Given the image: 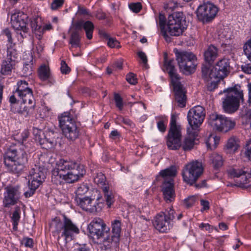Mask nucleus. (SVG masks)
Masks as SVG:
<instances>
[{
	"instance_id": "1",
	"label": "nucleus",
	"mask_w": 251,
	"mask_h": 251,
	"mask_svg": "<svg viewBox=\"0 0 251 251\" xmlns=\"http://www.w3.org/2000/svg\"><path fill=\"white\" fill-rule=\"evenodd\" d=\"M85 174L83 165L61 159L57 161L55 168L52 171L51 181L56 185L61 184L64 181L73 183Z\"/></svg>"
},
{
	"instance_id": "2",
	"label": "nucleus",
	"mask_w": 251,
	"mask_h": 251,
	"mask_svg": "<svg viewBox=\"0 0 251 251\" xmlns=\"http://www.w3.org/2000/svg\"><path fill=\"white\" fill-rule=\"evenodd\" d=\"M4 163L7 170L18 176L24 170L27 163V154L25 151L15 149H8L4 155Z\"/></svg>"
},
{
	"instance_id": "3",
	"label": "nucleus",
	"mask_w": 251,
	"mask_h": 251,
	"mask_svg": "<svg viewBox=\"0 0 251 251\" xmlns=\"http://www.w3.org/2000/svg\"><path fill=\"white\" fill-rule=\"evenodd\" d=\"M185 20L182 12H174L168 17L166 26L165 28V34L162 35L167 42H171L169 36H178L182 34L186 29L185 26Z\"/></svg>"
},
{
	"instance_id": "4",
	"label": "nucleus",
	"mask_w": 251,
	"mask_h": 251,
	"mask_svg": "<svg viewBox=\"0 0 251 251\" xmlns=\"http://www.w3.org/2000/svg\"><path fill=\"white\" fill-rule=\"evenodd\" d=\"M224 93H226L223 101L224 111L228 113H234L239 108L240 103L244 101L243 93L241 87L235 85L224 90Z\"/></svg>"
},
{
	"instance_id": "5",
	"label": "nucleus",
	"mask_w": 251,
	"mask_h": 251,
	"mask_svg": "<svg viewBox=\"0 0 251 251\" xmlns=\"http://www.w3.org/2000/svg\"><path fill=\"white\" fill-rule=\"evenodd\" d=\"M230 61L227 58L219 60L215 66L210 68L207 65L201 67L202 77L208 80L211 78L224 79L230 72Z\"/></svg>"
},
{
	"instance_id": "6",
	"label": "nucleus",
	"mask_w": 251,
	"mask_h": 251,
	"mask_svg": "<svg viewBox=\"0 0 251 251\" xmlns=\"http://www.w3.org/2000/svg\"><path fill=\"white\" fill-rule=\"evenodd\" d=\"M59 126L66 138L70 141L77 139L80 133L79 125L71 116L70 114L64 112L58 117Z\"/></svg>"
},
{
	"instance_id": "7",
	"label": "nucleus",
	"mask_w": 251,
	"mask_h": 251,
	"mask_svg": "<svg viewBox=\"0 0 251 251\" xmlns=\"http://www.w3.org/2000/svg\"><path fill=\"white\" fill-rule=\"evenodd\" d=\"M176 60L180 71L185 75L194 72L197 66V57L192 52L175 50Z\"/></svg>"
},
{
	"instance_id": "8",
	"label": "nucleus",
	"mask_w": 251,
	"mask_h": 251,
	"mask_svg": "<svg viewBox=\"0 0 251 251\" xmlns=\"http://www.w3.org/2000/svg\"><path fill=\"white\" fill-rule=\"evenodd\" d=\"M205 116L204 108L200 105L190 109L187 114V119L190 127L187 128V133L195 136L198 134V128L202 124Z\"/></svg>"
},
{
	"instance_id": "9",
	"label": "nucleus",
	"mask_w": 251,
	"mask_h": 251,
	"mask_svg": "<svg viewBox=\"0 0 251 251\" xmlns=\"http://www.w3.org/2000/svg\"><path fill=\"white\" fill-rule=\"evenodd\" d=\"M201 162L193 161L186 164L182 173L183 180L190 185H193L203 173Z\"/></svg>"
},
{
	"instance_id": "10",
	"label": "nucleus",
	"mask_w": 251,
	"mask_h": 251,
	"mask_svg": "<svg viewBox=\"0 0 251 251\" xmlns=\"http://www.w3.org/2000/svg\"><path fill=\"white\" fill-rule=\"evenodd\" d=\"M90 234L93 238L102 239L103 242L109 240V228L100 218H95L88 226Z\"/></svg>"
},
{
	"instance_id": "11",
	"label": "nucleus",
	"mask_w": 251,
	"mask_h": 251,
	"mask_svg": "<svg viewBox=\"0 0 251 251\" xmlns=\"http://www.w3.org/2000/svg\"><path fill=\"white\" fill-rule=\"evenodd\" d=\"M94 195L91 197H83L75 198V201L77 205L83 210L90 212H98L100 210L102 201H100L101 197L99 196V191L96 190Z\"/></svg>"
},
{
	"instance_id": "12",
	"label": "nucleus",
	"mask_w": 251,
	"mask_h": 251,
	"mask_svg": "<svg viewBox=\"0 0 251 251\" xmlns=\"http://www.w3.org/2000/svg\"><path fill=\"white\" fill-rule=\"evenodd\" d=\"M218 8L211 2L203 3L200 5L197 14L199 19L202 22H209L216 16Z\"/></svg>"
},
{
	"instance_id": "13",
	"label": "nucleus",
	"mask_w": 251,
	"mask_h": 251,
	"mask_svg": "<svg viewBox=\"0 0 251 251\" xmlns=\"http://www.w3.org/2000/svg\"><path fill=\"white\" fill-rule=\"evenodd\" d=\"M33 133L35 141L39 143L42 148L48 150L54 147L56 145L55 139L54 137H50L51 134H53V132H48L45 135L42 130L34 128Z\"/></svg>"
},
{
	"instance_id": "14",
	"label": "nucleus",
	"mask_w": 251,
	"mask_h": 251,
	"mask_svg": "<svg viewBox=\"0 0 251 251\" xmlns=\"http://www.w3.org/2000/svg\"><path fill=\"white\" fill-rule=\"evenodd\" d=\"M5 190L3 200L4 207H9L16 204L20 198L19 187L9 186L5 187Z\"/></svg>"
},
{
	"instance_id": "15",
	"label": "nucleus",
	"mask_w": 251,
	"mask_h": 251,
	"mask_svg": "<svg viewBox=\"0 0 251 251\" xmlns=\"http://www.w3.org/2000/svg\"><path fill=\"white\" fill-rule=\"evenodd\" d=\"M28 183L33 185L34 187L39 186L45 180L46 177V169L41 166L35 165L29 171Z\"/></svg>"
},
{
	"instance_id": "16",
	"label": "nucleus",
	"mask_w": 251,
	"mask_h": 251,
	"mask_svg": "<svg viewBox=\"0 0 251 251\" xmlns=\"http://www.w3.org/2000/svg\"><path fill=\"white\" fill-rule=\"evenodd\" d=\"M11 19L12 25L15 29L22 30L24 33L28 32V16L26 14L23 12H19L12 14Z\"/></svg>"
},
{
	"instance_id": "17",
	"label": "nucleus",
	"mask_w": 251,
	"mask_h": 251,
	"mask_svg": "<svg viewBox=\"0 0 251 251\" xmlns=\"http://www.w3.org/2000/svg\"><path fill=\"white\" fill-rule=\"evenodd\" d=\"M175 93V101L180 107L185 106L187 100L186 91L185 88L181 84L180 80L171 82Z\"/></svg>"
},
{
	"instance_id": "18",
	"label": "nucleus",
	"mask_w": 251,
	"mask_h": 251,
	"mask_svg": "<svg viewBox=\"0 0 251 251\" xmlns=\"http://www.w3.org/2000/svg\"><path fill=\"white\" fill-rule=\"evenodd\" d=\"M166 144L169 150H176L179 149L181 147V130H169Z\"/></svg>"
},
{
	"instance_id": "19",
	"label": "nucleus",
	"mask_w": 251,
	"mask_h": 251,
	"mask_svg": "<svg viewBox=\"0 0 251 251\" xmlns=\"http://www.w3.org/2000/svg\"><path fill=\"white\" fill-rule=\"evenodd\" d=\"M153 225L154 227L161 232H166L169 230L171 227V223L167 219L163 212L155 216L153 221Z\"/></svg>"
},
{
	"instance_id": "20",
	"label": "nucleus",
	"mask_w": 251,
	"mask_h": 251,
	"mask_svg": "<svg viewBox=\"0 0 251 251\" xmlns=\"http://www.w3.org/2000/svg\"><path fill=\"white\" fill-rule=\"evenodd\" d=\"M79 229L77 226L74 224L72 221L66 216H64L63 230L62 232V236H64L66 240L72 239L75 234H78Z\"/></svg>"
},
{
	"instance_id": "21",
	"label": "nucleus",
	"mask_w": 251,
	"mask_h": 251,
	"mask_svg": "<svg viewBox=\"0 0 251 251\" xmlns=\"http://www.w3.org/2000/svg\"><path fill=\"white\" fill-rule=\"evenodd\" d=\"M20 99H27L31 101L33 97L32 91L29 88L28 83L25 80H20L17 82V88L14 92Z\"/></svg>"
},
{
	"instance_id": "22",
	"label": "nucleus",
	"mask_w": 251,
	"mask_h": 251,
	"mask_svg": "<svg viewBox=\"0 0 251 251\" xmlns=\"http://www.w3.org/2000/svg\"><path fill=\"white\" fill-rule=\"evenodd\" d=\"M22 102L21 103L19 109H14L11 107V111L14 113L18 112L22 114L25 116L28 115L32 113L35 106V102L34 97H32L31 101H29L27 99H22Z\"/></svg>"
},
{
	"instance_id": "23",
	"label": "nucleus",
	"mask_w": 251,
	"mask_h": 251,
	"mask_svg": "<svg viewBox=\"0 0 251 251\" xmlns=\"http://www.w3.org/2000/svg\"><path fill=\"white\" fill-rule=\"evenodd\" d=\"M174 180L170 178L165 180L162 185V191L165 200L167 202H171L175 199V191L174 189Z\"/></svg>"
},
{
	"instance_id": "24",
	"label": "nucleus",
	"mask_w": 251,
	"mask_h": 251,
	"mask_svg": "<svg viewBox=\"0 0 251 251\" xmlns=\"http://www.w3.org/2000/svg\"><path fill=\"white\" fill-rule=\"evenodd\" d=\"M163 70L166 71L170 77L171 82L180 80V76L177 73L175 67V62L173 59L164 61Z\"/></svg>"
},
{
	"instance_id": "25",
	"label": "nucleus",
	"mask_w": 251,
	"mask_h": 251,
	"mask_svg": "<svg viewBox=\"0 0 251 251\" xmlns=\"http://www.w3.org/2000/svg\"><path fill=\"white\" fill-rule=\"evenodd\" d=\"M218 55V49L213 45L209 46L204 52V60L209 64H212Z\"/></svg>"
},
{
	"instance_id": "26",
	"label": "nucleus",
	"mask_w": 251,
	"mask_h": 251,
	"mask_svg": "<svg viewBox=\"0 0 251 251\" xmlns=\"http://www.w3.org/2000/svg\"><path fill=\"white\" fill-rule=\"evenodd\" d=\"M223 116L217 113H213L209 116L208 123L213 129L218 131L221 130Z\"/></svg>"
},
{
	"instance_id": "27",
	"label": "nucleus",
	"mask_w": 251,
	"mask_h": 251,
	"mask_svg": "<svg viewBox=\"0 0 251 251\" xmlns=\"http://www.w3.org/2000/svg\"><path fill=\"white\" fill-rule=\"evenodd\" d=\"M251 182V171H248L245 169V173L242 174L239 178H237L236 183L231 185H235L238 187L244 188L247 187V185Z\"/></svg>"
},
{
	"instance_id": "28",
	"label": "nucleus",
	"mask_w": 251,
	"mask_h": 251,
	"mask_svg": "<svg viewBox=\"0 0 251 251\" xmlns=\"http://www.w3.org/2000/svg\"><path fill=\"white\" fill-rule=\"evenodd\" d=\"M121 223L119 220H115L112 223V235L110 236V239L107 240V242L109 243L113 242L115 243L119 242L121 231Z\"/></svg>"
},
{
	"instance_id": "29",
	"label": "nucleus",
	"mask_w": 251,
	"mask_h": 251,
	"mask_svg": "<svg viewBox=\"0 0 251 251\" xmlns=\"http://www.w3.org/2000/svg\"><path fill=\"white\" fill-rule=\"evenodd\" d=\"M16 60L6 59L2 61L1 64L0 74L2 75H8L10 74L12 70L14 69Z\"/></svg>"
},
{
	"instance_id": "30",
	"label": "nucleus",
	"mask_w": 251,
	"mask_h": 251,
	"mask_svg": "<svg viewBox=\"0 0 251 251\" xmlns=\"http://www.w3.org/2000/svg\"><path fill=\"white\" fill-rule=\"evenodd\" d=\"M176 169L175 166H171L170 167L164 170H161L156 179H158L160 177L164 179V182L165 180H168L170 178L173 179L176 175Z\"/></svg>"
},
{
	"instance_id": "31",
	"label": "nucleus",
	"mask_w": 251,
	"mask_h": 251,
	"mask_svg": "<svg viewBox=\"0 0 251 251\" xmlns=\"http://www.w3.org/2000/svg\"><path fill=\"white\" fill-rule=\"evenodd\" d=\"M240 147V141L235 137H231L228 139L225 149L229 153L235 152Z\"/></svg>"
},
{
	"instance_id": "32",
	"label": "nucleus",
	"mask_w": 251,
	"mask_h": 251,
	"mask_svg": "<svg viewBox=\"0 0 251 251\" xmlns=\"http://www.w3.org/2000/svg\"><path fill=\"white\" fill-rule=\"evenodd\" d=\"M38 75L40 79L42 81H46L49 79L52 80L51 77L49 67L44 64L38 69ZM54 82V80H53Z\"/></svg>"
},
{
	"instance_id": "33",
	"label": "nucleus",
	"mask_w": 251,
	"mask_h": 251,
	"mask_svg": "<svg viewBox=\"0 0 251 251\" xmlns=\"http://www.w3.org/2000/svg\"><path fill=\"white\" fill-rule=\"evenodd\" d=\"M245 168L242 169L238 167H232L228 169L227 172L228 176L234 179L235 183L237 178H239L242 174L245 173Z\"/></svg>"
},
{
	"instance_id": "34",
	"label": "nucleus",
	"mask_w": 251,
	"mask_h": 251,
	"mask_svg": "<svg viewBox=\"0 0 251 251\" xmlns=\"http://www.w3.org/2000/svg\"><path fill=\"white\" fill-rule=\"evenodd\" d=\"M210 161L215 169H218L223 165L222 156L217 153H213L210 156Z\"/></svg>"
},
{
	"instance_id": "35",
	"label": "nucleus",
	"mask_w": 251,
	"mask_h": 251,
	"mask_svg": "<svg viewBox=\"0 0 251 251\" xmlns=\"http://www.w3.org/2000/svg\"><path fill=\"white\" fill-rule=\"evenodd\" d=\"M222 123L221 131L227 132L233 128L235 126L234 121L224 116Z\"/></svg>"
},
{
	"instance_id": "36",
	"label": "nucleus",
	"mask_w": 251,
	"mask_h": 251,
	"mask_svg": "<svg viewBox=\"0 0 251 251\" xmlns=\"http://www.w3.org/2000/svg\"><path fill=\"white\" fill-rule=\"evenodd\" d=\"M21 208L19 206H16L12 216L11 217V221L13 224V228L15 231H17L18 229V225L20 219Z\"/></svg>"
},
{
	"instance_id": "37",
	"label": "nucleus",
	"mask_w": 251,
	"mask_h": 251,
	"mask_svg": "<svg viewBox=\"0 0 251 251\" xmlns=\"http://www.w3.org/2000/svg\"><path fill=\"white\" fill-rule=\"evenodd\" d=\"M80 37L77 31H73L71 34L69 43L71 45L70 49L80 47Z\"/></svg>"
},
{
	"instance_id": "38",
	"label": "nucleus",
	"mask_w": 251,
	"mask_h": 251,
	"mask_svg": "<svg viewBox=\"0 0 251 251\" xmlns=\"http://www.w3.org/2000/svg\"><path fill=\"white\" fill-rule=\"evenodd\" d=\"M188 134L189 137L185 138L183 141V144H181V146L184 151L190 150L193 148L194 145V141L198 135L197 134L195 136H193L192 135Z\"/></svg>"
},
{
	"instance_id": "39",
	"label": "nucleus",
	"mask_w": 251,
	"mask_h": 251,
	"mask_svg": "<svg viewBox=\"0 0 251 251\" xmlns=\"http://www.w3.org/2000/svg\"><path fill=\"white\" fill-rule=\"evenodd\" d=\"M86 37L88 39H91L93 37V33L94 29V25L91 21H87L85 22L83 26Z\"/></svg>"
},
{
	"instance_id": "40",
	"label": "nucleus",
	"mask_w": 251,
	"mask_h": 251,
	"mask_svg": "<svg viewBox=\"0 0 251 251\" xmlns=\"http://www.w3.org/2000/svg\"><path fill=\"white\" fill-rule=\"evenodd\" d=\"M50 227L54 230V232L59 233L61 231H63V223H62L60 220L55 218L50 223Z\"/></svg>"
},
{
	"instance_id": "41",
	"label": "nucleus",
	"mask_w": 251,
	"mask_h": 251,
	"mask_svg": "<svg viewBox=\"0 0 251 251\" xmlns=\"http://www.w3.org/2000/svg\"><path fill=\"white\" fill-rule=\"evenodd\" d=\"M204 80L206 82L207 84V90L209 91H213L216 88H217L218 82L221 79V78H211L208 80L205 79L204 77H203Z\"/></svg>"
},
{
	"instance_id": "42",
	"label": "nucleus",
	"mask_w": 251,
	"mask_h": 251,
	"mask_svg": "<svg viewBox=\"0 0 251 251\" xmlns=\"http://www.w3.org/2000/svg\"><path fill=\"white\" fill-rule=\"evenodd\" d=\"M31 59L30 60L29 62H25L24 64V67L22 69V73L24 76H28L32 73V67H33V63L32 62V57L30 56Z\"/></svg>"
},
{
	"instance_id": "43",
	"label": "nucleus",
	"mask_w": 251,
	"mask_h": 251,
	"mask_svg": "<svg viewBox=\"0 0 251 251\" xmlns=\"http://www.w3.org/2000/svg\"><path fill=\"white\" fill-rule=\"evenodd\" d=\"M219 141L220 138L219 137L211 136L206 142L207 148L210 150L215 149L219 144Z\"/></svg>"
},
{
	"instance_id": "44",
	"label": "nucleus",
	"mask_w": 251,
	"mask_h": 251,
	"mask_svg": "<svg viewBox=\"0 0 251 251\" xmlns=\"http://www.w3.org/2000/svg\"><path fill=\"white\" fill-rule=\"evenodd\" d=\"M14 44L12 43V44H9V46L7 49V58L6 59L10 60V58L11 59H13L15 60V59L17 58V50L14 48Z\"/></svg>"
},
{
	"instance_id": "45",
	"label": "nucleus",
	"mask_w": 251,
	"mask_h": 251,
	"mask_svg": "<svg viewBox=\"0 0 251 251\" xmlns=\"http://www.w3.org/2000/svg\"><path fill=\"white\" fill-rule=\"evenodd\" d=\"M104 196L105 199V201L108 207H110L111 204L114 202V197L113 195L109 193L106 187L103 189Z\"/></svg>"
},
{
	"instance_id": "46",
	"label": "nucleus",
	"mask_w": 251,
	"mask_h": 251,
	"mask_svg": "<svg viewBox=\"0 0 251 251\" xmlns=\"http://www.w3.org/2000/svg\"><path fill=\"white\" fill-rule=\"evenodd\" d=\"M181 130L180 126L176 125V117L175 115H172L171 118L170 127L169 130Z\"/></svg>"
},
{
	"instance_id": "47",
	"label": "nucleus",
	"mask_w": 251,
	"mask_h": 251,
	"mask_svg": "<svg viewBox=\"0 0 251 251\" xmlns=\"http://www.w3.org/2000/svg\"><path fill=\"white\" fill-rule=\"evenodd\" d=\"M116 106L119 110H122L123 108V101L122 97L119 94L115 93L114 96Z\"/></svg>"
},
{
	"instance_id": "48",
	"label": "nucleus",
	"mask_w": 251,
	"mask_h": 251,
	"mask_svg": "<svg viewBox=\"0 0 251 251\" xmlns=\"http://www.w3.org/2000/svg\"><path fill=\"white\" fill-rule=\"evenodd\" d=\"M245 156L251 161V139L246 143L244 152Z\"/></svg>"
},
{
	"instance_id": "49",
	"label": "nucleus",
	"mask_w": 251,
	"mask_h": 251,
	"mask_svg": "<svg viewBox=\"0 0 251 251\" xmlns=\"http://www.w3.org/2000/svg\"><path fill=\"white\" fill-rule=\"evenodd\" d=\"M89 190V187L86 184H83L80 185L79 187H78L76 191V194L77 195V197L78 196H82L86 194Z\"/></svg>"
},
{
	"instance_id": "50",
	"label": "nucleus",
	"mask_w": 251,
	"mask_h": 251,
	"mask_svg": "<svg viewBox=\"0 0 251 251\" xmlns=\"http://www.w3.org/2000/svg\"><path fill=\"white\" fill-rule=\"evenodd\" d=\"M196 197L195 196H190L184 201V205L187 208L192 206L196 202Z\"/></svg>"
},
{
	"instance_id": "51",
	"label": "nucleus",
	"mask_w": 251,
	"mask_h": 251,
	"mask_svg": "<svg viewBox=\"0 0 251 251\" xmlns=\"http://www.w3.org/2000/svg\"><path fill=\"white\" fill-rule=\"evenodd\" d=\"M159 23L161 29V33L164 32L165 34L166 32H165V28L166 26V20L165 16L163 14H160L159 15Z\"/></svg>"
},
{
	"instance_id": "52",
	"label": "nucleus",
	"mask_w": 251,
	"mask_h": 251,
	"mask_svg": "<svg viewBox=\"0 0 251 251\" xmlns=\"http://www.w3.org/2000/svg\"><path fill=\"white\" fill-rule=\"evenodd\" d=\"M162 118L161 116L156 117V119L160 120L157 123V126L160 131L164 132L166 130V125Z\"/></svg>"
},
{
	"instance_id": "53",
	"label": "nucleus",
	"mask_w": 251,
	"mask_h": 251,
	"mask_svg": "<svg viewBox=\"0 0 251 251\" xmlns=\"http://www.w3.org/2000/svg\"><path fill=\"white\" fill-rule=\"evenodd\" d=\"M30 26L32 28V32L37 31L38 30H42L41 25H38L37 18H34L31 19Z\"/></svg>"
},
{
	"instance_id": "54",
	"label": "nucleus",
	"mask_w": 251,
	"mask_h": 251,
	"mask_svg": "<svg viewBox=\"0 0 251 251\" xmlns=\"http://www.w3.org/2000/svg\"><path fill=\"white\" fill-rule=\"evenodd\" d=\"M126 79L128 83L132 85H135L137 83L136 76L132 73H129L126 75Z\"/></svg>"
},
{
	"instance_id": "55",
	"label": "nucleus",
	"mask_w": 251,
	"mask_h": 251,
	"mask_svg": "<svg viewBox=\"0 0 251 251\" xmlns=\"http://www.w3.org/2000/svg\"><path fill=\"white\" fill-rule=\"evenodd\" d=\"M129 7L133 12L138 13L141 10L142 6L140 2H136L129 4Z\"/></svg>"
},
{
	"instance_id": "56",
	"label": "nucleus",
	"mask_w": 251,
	"mask_h": 251,
	"mask_svg": "<svg viewBox=\"0 0 251 251\" xmlns=\"http://www.w3.org/2000/svg\"><path fill=\"white\" fill-rule=\"evenodd\" d=\"M29 190L26 191L24 193V195L26 198H29L32 196L36 190L39 187L38 186L34 187L33 185L28 183Z\"/></svg>"
},
{
	"instance_id": "57",
	"label": "nucleus",
	"mask_w": 251,
	"mask_h": 251,
	"mask_svg": "<svg viewBox=\"0 0 251 251\" xmlns=\"http://www.w3.org/2000/svg\"><path fill=\"white\" fill-rule=\"evenodd\" d=\"M84 23V21L80 20L74 23L73 25L74 31H77L78 32L79 31L82 30L83 29Z\"/></svg>"
},
{
	"instance_id": "58",
	"label": "nucleus",
	"mask_w": 251,
	"mask_h": 251,
	"mask_svg": "<svg viewBox=\"0 0 251 251\" xmlns=\"http://www.w3.org/2000/svg\"><path fill=\"white\" fill-rule=\"evenodd\" d=\"M1 35L2 36H6L8 39V43L10 44H12L13 39L12 38L11 31L9 30V28H6L3 29L1 31Z\"/></svg>"
},
{
	"instance_id": "59",
	"label": "nucleus",
	"mask_w": 251,
	"mask_h": 251,
	"mask_svg": "<svg viewBox=\"0 0 251 251\" xmlns=\"http://www.w3.org/2000/svg\"><path fill=\"white\" fill-rule=\"evenodd\" d=\"M105 177L102 173L98 174L94 178V182L98 184H103L104 183Z\"/></svg>"
},
{
	"instance_id": "60",
	"label": "nucleus",
	"mask_w": 251,
	"mask_h": 251,
	"mask_svg": "<svg viewBox=\"0 0 251 251\" xmlns=\"http://www.w3.org/2000/svg\"><path fill=\"white\" fill-rule=\"evenodd\" d=\"M60 71L63 74H68L71 71L70 67L64 60H62L61 62Z\"/></svg>"
},
{
	"instance_id": "61",
	"label": "nucleus",
	"mask_w": 251,
	"mask_h": 251,
	"mask_svg": "<svg viewBox=\"0 0 251 251\" xmlns=\"http://www.w3.org/2000/svg\"><path fill=\"white\" fill-rule=\"evenodd\" d=\"M64 3V0H54L51 4V8L56 10L61 7Z\"/></svg>"
},
{
	"instance_id": "62",
	"label": "nucleus",
	"mask_w": 251,
	"mask_h": 251,
	"mask_svg": "<svg viewBox=\"0 0 251 251\" xmlns=\"http://www.w3.org/2000/svg\"><path fill=\"white\" fill-rule=\"evenodd\" d=\"M22 243L24 244L25 247L32 248L33 246V241L32 238L25 237L22 241Z\"/></svg>"
},
{
	"instance_id": "63",
	"label": "nucleus",
	"mask_w": 251,
	"mask_h": 251,
	"mask_svg": "<svg viewBox=\"0 0 251 251\" xmlns=\"http://www.w3.org/2000/svg\"><path fill=\"white\" fill-rule=\"evenodd\" d=\"M138 55L139 57L141 59V60L142 61V63H143L144 67L147 68L148 59L146 54L144 52L140 51L138 52Z\"/></svg>"
},
{
	"instance_id": "64",
	"label": "nucleus",
	"mask_w": 251,
	"mask_h": 251,
	"mask_svg": "<svg viewBox=\"0 0 251 251\" xmlns=\"http://www.w3.org/2000/svg\"><path fill=\"white\" fill-rule=\"evenodd\" d=\"M175 211L170 208L169 211H167L166 212H164V215L167 217V219L169 220V222L171 223V221H172L174 218H175Z\"/></svg>"
}]
</instances>
